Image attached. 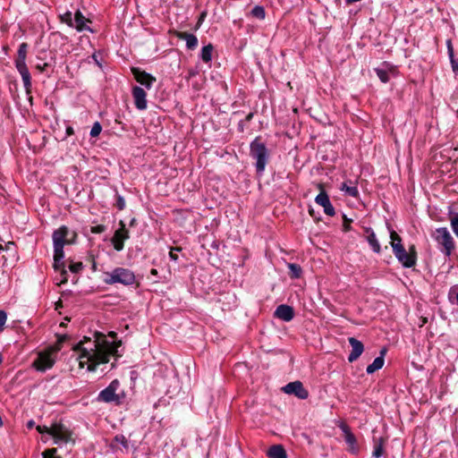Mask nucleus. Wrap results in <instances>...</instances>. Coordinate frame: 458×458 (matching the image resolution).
Here are the masks:
<instances>
[{
  "label": "nucleus",
  "mask_w": 458,
  "mask_h": 458,
  "mask_svg": "<svg viewBox=\"0 0 458 458\" xmlns=\"http://www.w3.org/2000/svg\"><path fill=\"white\" fill-rule=\"evenodd\" d=\"M121 346V341L110 342L103 334H95V339L84 337L83 341H80L73 348L74 351L80 352L79 358L81 360L98 357L100 354L106 356H116L119 358L122 354L118 353V348Z\"/></svg>",
  "instance_id": "1"
},
{
  "label": "nucleus",
  "mask_w": 458,
  "mask_h": 458,
  "mask_svg": "<svg viewBox=\"0 0 458 458\" xmlns=\"http://www.w3.org/2000/svg\"><path fill=\"white\" fill-rule=\"evenodd\" d=\"M77 233L71 231L66 225H62L53 232L54 247V268L61 273V284L68 281V274L65 268L64 248L66 244H73L76 242Z\"/></svg>",
  "instance_id": "2"
},
{
  "label": "nucleus",
  "mask_w": 458,
  "mask_h": 458,
  "mask_svg": "<svg viewBox=\"0 0 458 458\" xmlns=\"http://www.w3.org/2000/svg\"><path fill=\"white\" fill-rule=\"evenodd\" d=\"M250 157L255 160L254 166L259 176H262L269 161V151L260 137H256L250 144Z\"/></svg>",
  "instance_id": "3"
},
{
  "label": "nucleus",
  "mask_w": 458,
  "mask_h": 458,
  "mask_svg": "<svg viewBox=\"0 0 458 458\" xmlns=\"http://www.w3.org/2000/svg\"><path fill=\"white\" fill-rule=\"evenodd\" d=\"M62 339L44 351L38 353L37 358L33 360L31 367L39 372H46L52 369L56 361L57 353L62 348Z\"/></svg>",
  "instance_id": "4"
},
{
  "label": "nucleus",
  "mask_w": 458,
  "mask_h": 458,
  "mask_svg": "<svg viewBox=\"0 0 458 458\" xmlns=\"http://www.w3.org/2000/svg\"><path fill=\"white\" fill-rule=\"evenodd\" d=\"M37 430L42 435L43 441H47L49 438L54 439V444L60 445L62 443H68L71 440L70 430L62 423H53L51 427L38 426Z\"/></svg>",
  "instance_id": "5"
},
{
  "label": "nucleus",
  "mask_w": 458,
  "mask_h": 458,
  "mask_svg": "<svg viewBox=\"0 0 458 458\" xmlns=\"http://www.w3.org/2000/svg\"><path fill=\"white\" fill-rule=\"evenodd\" d=\"M398 242H391V247L396 259L402 264L403 267L410 268L416 265L417 253L414 246H411L407 251L402 243V238L396 236Z\"/></svg>",
  "instance_id": "6"
},
{
  "label": "nucleus",
  "mask_w": 458,
  "mask_h": 458,
  "mask_svg": "<svg viewBox=\"0 0 458 458\" xmlns=\"http://www.w3.org/2000/svg\"><path fill=\"white\" fill-rule=\"evenodd\" d=\"M59 17L62 22L67 24L72 29H75L78 32H94V30L88 25V23H91L92 21L86 18L80 10H77L74 13L70 11H66L64 13L60 14Z\"/></svg>",
  "instance_id": "7"
},
{
  "label": "nucleus",
  "mask_w": 458,
  "mask_h": 458,
  "mask_svg": "<svg viewBox=\"0 0 458 458\" xmlns=\"http://www.w3.org/2000/svg\"><path fill=\"white\" fill-rule=\"evenodd\" d=\"M119 387L120 381L118 379H114L105 389L98 393L97 401L99 403L121 405L125 397V394L123 391L117 393Z\"/></svg>",
  "instance_id": "8"
},
{
  "label": "nucleus",
  "mask_w": 458,
  "mask_h": 458,
  "mask_svg": "<svg viewBox=\"0 0 458 458\" xmlns=\"http://www.w3.org/2000/svg\"><path fill=\"white\" fill-rule=\"evenodd\" d=\"M105 276L104 282L106 284H121L128 286L135 283L134 273L124 267H115L111 272H106Z\"/></svg>",
  "instance_id": "9"
},
{
  "label": "nucleus",
  "mask_w": 458,
  "mask_h": 458,
  "mask_svg": "<svg viewBox=\"0 0 458 458\" xmlns=\"http://www.w3.org/2000/svg\"><path fill=\"white\" fill-rule=\"evenodd\" d=\"M432 238L440 246L439 250L445 256L449 257L455 248L453 236L446 227H438L432 233Z\"/></svg>",
  "instance_id": "10"
},
{
  "label": "nucleus",
  "mask_w": 458,
  "mask_h": 458,
  "mask_svg": "<svg viewBox=\"0 0 458 458\" xmlns=\"http://www.w3.org/2000/svg\"><path fill=\"white\" fill-rule=\"evenodd\" d=\"M376 74L381 82L386 83L391 77H396L398 74V66L385 61L378 67L374 68Z\"/></svg>",
  "instance_id": "11"
},
{
  "label": "nucleus",
  "mask_w": 458,
  "mask_h": 458,
  "mask_svg": "<svg viewBox=\"0 0 458 458\" xmlns=\"http://www.w3.org/2000/svg\"><path fill=\"white\" fill-rule=\"evenodd\" d=\"M120 227L114 232L111 239V242L115 250L121 251L124 248V241L130 238V233L125 227V223L121 220L119 222Z\"/></svg>",
  "instance_id": "12"
},
{
  "label": "nucleus",
  "mask_w": 458,
  "mask_h": 458,
  "mask_svg": "<svg viewBox=\"0 0 458 458\" xmlns=\"http://www.w3.org/2000/svg\"><path fill=\"white\" fill-rule=\"evenodd\" d=\"M318 188L320 189V192L316 196L315 202L323 208L324 213L329 216H334L335 215V208L333 207L329 196L327 191L324 190L322 184H318Z\"/></svg>",
  "instance_id": "13"
},
{
  "label": "nucleus",
  "mask_w": 458,
  "mask_h": 458,
  "mask_svg": "<svg viewBox=\"0 0 458 458\" xmlns=\"http://www.w3.org/2000/svg\"><path fill=\"white\" fill-rule=\"evenodd\" d=\"M283 391L287 394H293L299 399L305 400L309 396V392L304 388L301 381L290 382L283 387Z\"/></svg>",
  "instance_id": "14"
},
{
  "label": "nucleus",
  "mask_w": 458,
  "mask_h": 458,
  "mask_svg": "<svg viewBox=\"0 0 458 458\" xmlns=\"http://www.w3.org/2000/svg\"><path fill=\"white\" fill-rule=\"evenodd\" d=\"M338 427L344 433V439L349 446V450L352 454H357L359 452V445L357 444L356 437L351 431L350 427L345 422H340Z\"/></svg>",
  "instance_id": "15"
},
{
  "label": "nucleus",
  "mask_w": 458,
  "mask_h": 458,
  "mask_svg": "<svg viewBox=\"0 0 458 458\" xmlns=\"http://www.w3.org/2000/svg\"><path fill=\"white\" fill-rule=\"evenodd\" d=\"M15 66L21 76L26 93H30L31 77L25 63V59H15Z\"/></svg>",
  "instance_id": "16"
},
{
  "label": "nucleus",
  "mask_w": 458,
  "mask_h": 458,
  "mask_svg": "<svg viewBox=\"0 0 458 458\" xmlns=\"http://www.w3.org/2000/svg\"><path fill=\"white\" fill-rule=\"evenodd\" d=\"M131 70L134 79L140 85L144 86L147 89H150L152 88L153 83L156 81L155 77L137 67H132Z\"/></svg>",
  "instance_id": "17"
},
{
  "label": "nucleus",
  "mask_w": 458,
  "mask_h": 458,
  "mask_svg": "<svg viewBox=\"0 0 458 458\" xmlns=\"http://www.w3.org/2000/svg\"><path fill=\"white\" fill-rule=\"evenodd\" d=\"M131 95L133 98L134 105L138 110L142 111L147 109V93L144 89L140 86H133L131 89Z\"/></svg>",
  "instance_id": "18"
},
{
  "label": "nucleus",
  "mask_w": 458,
  "mask_h": 458,
  "mask_svg": "<svg viewBox=\"0 0 458 458\" xmlns=\"http://www.w3.org/2000/svg\"><path fill=\"white\" fill-rule=\"evenodd\" d=\"M348 342L350 345L352 346V351L348 355V361L353 362L355 361L363 352L364 351V345L362 342L356 339L355 337H349Z\"/></svg>",
  "instance_id": "19"
},
{
  "label": "nucleus",
  "mask_w": 458,
  "mask_h": 458,
  "mask_svg": "<svg viewBox=\"0 0 458 458\" xmlns=\"http://www.w3.org/2000/svg\"><path fill=\"white\" fill-rule=\"evenodd\" d=\"M275 316L283 321L289 322L294 318V310L289 305L281 304L276 309Z\"/></svg>",
  "instance_id": "20"
},
{
  "label": "nucleus",
  "mask_w": 458,
  "mask_h": 458,
  "mask_svg": "<svg viewBox=\"0 0 458 458\" xmlns=\"http://www.w3.org/2000/svg\"><path fill=\"white\" fill-rule=\"evenodd\" d=\"M386 350L384 348L380 351V355L378 357H377L373 362L371 364H369L367 369H366V372L368 374H373L374 372H376L377 370H379L380 369L383 368L384 366V363H385V354H386Z\"/></svg>",
  "instance_id": "21"
},
{
  "label": "nucleus",
  "mask_w": 458,
  "mask_h": 458,
  "mask_svg": "<svg viewBox=\"0 0 458 458\" xmlns=\"http://www.w3.org/2000/svg\"><path fill=\"white\" fill-rule=\"evenodd\" d=\"M212 59H201V61H199L194 67L188 69V74L185 76L187 80L191 79V77L196 76L200 72H205L203 65L206 64L208 67H210L209 62Z\"/></svg>",
  "instance_id": "22"
},
{
  "label": "nucleus",
  "mask_w": 458,
  "mask_h": 458,
  "mask_svg": "<svg viewBox=\"0 0 458 458\" xmlns=\"http://www.w3.org/2000/svg\"><path fill=\"white\" fill-rule=\"evenodd\" d=\"M366 233H368L367 241L371 247L372 250L376 253H379L381 250L380 244L377 239L376 233L372 228H366Z\"/></svg>",
  "instance_id": "23"
},
{
  "label": "nucleus",
  "mask_w": 458,
  "mask_h": 458,
  "mask_svg": "<svg viewBox=\"0 0 458 458\" xmlns=\"http://www.w3.org/2000/svg\"><path fill=\"white\" fill-rule=\"evenodd\" d=\"M109 359L110 356H106V354H100L98 357L87 360L89 362V365L88 366V370L96 371L98 365L107 363L109 361Z\"/></svg>",
  "instance_id": "24"
},
{
  "label": "nucleus",
  "mask_w": 458,
  "mask_h": 458,
  "mask_svg": "<svg viewBox=\"0 0 458 458\" xmlns=\"http://www.w3.org/2000/svg\"><path fill=\"white\" fill-rule=\"evenodd\" d=\"M178 38L186 41V47L188 49H195L198 46V38L191 33L180 32L178 33Z\"/></svg>",
  "instance_id": "25"
},
{
  "label": "nucleus",
  "mask_w": 458,
  "mask_h": 458,
  "mask_svg": "<svg viewBox=\"0 0 458 458\" xmlns=\"http://www.w3.org/2000/svg\"><path fill=\"white\" fill-rule=\"evenodd\" d=\"M267 455L268 458H287L286 451L281 445H272L268 449Z\"/></svg>",
  "instance_id": "26"
},
{
  "label": "nucleus",
  "mask_w": 458,
  "mask_h": 458,
  "mask_svg": "<svg viewBox=\"0 0 458 458\" xmlns=\"http://www.w3.org/2000/svg\"><path fill=\"white\" fill-rule=\"evenodd\" d=\"M287 267L289 268V275L291 278H300L302 274V269L299 264L296 263H288Z\"/></svg>",
  "instance_id": "27"
},
{
  "label": "nucleus",
  "mask_w": 458,
  "mask_h": 458,
  "mask_svg": "<svg viewBox=\"0 0 458 458\" xmlns=\"http://www.w3.org/2000/svg\"><path fill=\"white\" fill-rule=\"evenodd\" d=\"M340 190L346 195L357 198L359 196V190L356 186H349L346 182H343Z\"/></svg>",
  "instance_id": "28"
},
{
  "label": "nucleus",
  "mask_w": 458,
  "mask_h": 458,
  "mask_svg": "<svg viewBox=\"0 0 458 458\" xmlns=\"http://www.w3.org/2000/svg\"><path fill=\"white\" fill-rule=\"evenodd\" d=\"M251 14L253 17H256L259 20L265 19L266 12L263 6L256 5L251 10Z\"/></svg>",
  "instance_id": "29"
},
{
  "label": "nucleus",
  "mask_w": 458,
  "mask_h": 458,
  "mask_svg": "<svg viewBox=\"0 0 458 458\" xmlns=\"http://www.w3.org/2000/svg\"><path fill=\"white\" fill-rule=\"evenodd\" d=\"M450 225L454 233L458 238V213H453L450 216Z\"/></svg>",
  "instance_id": "30"
},
{
  "label": "nucleus",
  "mask_w": 458,
  "mask_h": 458,
  "mask_svg": "<svg viewBox=\"0 0 458 458\" xmlns=\"http://www.w3.org/2000/svg\"><path fill=\"white\" fill-rule=\"evenodd\" d=\"M384 454V448H383V439L380 438L378 440V443H377L374 446V451L372 453V455L376 458H379Z\"/></svg>",
  "instance_id": "31"
},
{
  "label": "nucleus",
  "mask_w": 458,
  "mask_h": 458,
  "mask_svg": "<svg viewBox=\"0 0 458 458\" xmlns=\"http://www.w3.org/2000/svg\"><path fill=\"white\" fill-rule=\"evenodd\" d=\"M114 206L117 208L118 210H123L126 207L124 198L122 195L118 194L117 192L115 194Z\"/></svg>",
  "instance_id": "32"
},
{
  "label": "nucleus",
  "mask_w": 458,
  "mask_h": 458,
  "mask_svg": "<svg viewBox=\"0 0 458 458\" xmlns=\"http://www.w3.org/2000/svg\"><path fill=\"white\" fill-rule=\"evenodd\" d=\"M213 49L214 47L212 44L204 46L201 49L200 57H212Z\"/></svg>",
  "instance_id": "33"
},
{
  "label": "nucleus",
  "mask_w": 458,
  "mask_h": 458,
  "mask_svg": "<svg viewBox=\"0 0 458 458\" xmlns=\"http://www.w3.org/2000/svg\"><path fill=\"white\" fill-rule=\"evenodd\" d=\"M114 441L122 445L123 448H129V442L123 435H116L114 437Z\"/></svg>",
  "instance_id": "34"
},
{
  "label": "nucleus",
  "mask_w": 458,
  "mask_h": 458,
  "mask_svg": "<svg viewBox=\"0 0 458 458\" xmlns=\"http://www.w3.org/2000/svg\"><path fill=\"white\" fill-rule=\"evenodd\" d=\"M83 268L82 262H72L69 265V270L72 273H79Z\"/></svg>",
  "instance_id": "35"
},
{
  "label": "nucleus",
  "mask_w": 458,
  "mask_h": 458,
  "mask_svg": "<svg viewBox=\"0 0 458 458\" xmlns=\"http://www.w3.org/2000/svg\"><path fill=\"white\" fill-rule=\"evenodd\" d=\"M56 448H50L42 453L43 458H62L61 456L55 455Z\"/></svg>",
  "instance_id": "36"
},
{
  "label": "nucleus",
  "mask_w": 458,
  "mask_h": 458,
  "mask_svg": "<svg viewBox=\"0 0 458 458\" xmlns=\"http://www.w3.org/2000/svg\"><path fill=\"white\" fill-rule=\"evenodd\" d=\"M101 130H102V127H101L100 123L98 122H96L93 124V126H92V128L90 130L89 134H90L91 137H97V136H98L100 134Z\"/></svg>",
  "instance_id": "37"
},
{
  "label": "nucleus",
  "mask_w": 458,
  "mask_h": 458,
  "mask_svg": "<svg viewBox=\"0 0 458 458\" xmlns=\"http://www.w3.org/2000/svg\"><path fill=\"white\" fill-rule=\"evenodd\" d=\"M27 48H28V45L26 43H21L19 46V48L17 51V55H18L17 57H26Z\"/></svg>",
  "instance_id": "38"
},
{
  "label": "nucleus",
  "mask_w": 458,
  "mask_h": 458,
  "mask_svg": "<svg viewBox=\"0 0 458 458\" xmlns=\"http://www.w3.org/2000/svg\"><path fill=\"white\" fill-rule=\"evenodd\" d=\"M181 248L180 247H174V248H172L170 250V252H169V258L171 260L173 261H177L178 260V255L176 253H174V251H181Z\"/></svg>",
  "instance_id": "39"
},
{
  "label": "nucleus",
  "mask_w": 458,
  "mask_h": 458,
  "mask_svg": "<svg viewBox=\"0 0 458 458\" xmlns=\"http://www.w3.org/2000/svg\"><path fill=\"white\" fill-rule=\"evenodd\" d=\"M352 219H349L347 218V216L345 215H344V225H343V230L344 232H348L351 230V225L350 224L352 223Z\"/></svg>",
  "instance_id": "40"
},
{
  "label": "nucleus",
  "mask_w": 458,
  "mask_h": 458,
  "mask_svg": "<svg viewBox=\"0 0 458 458\" xmlns=\"http://www.w3.org/2000/svg\"><path fill=\"white\" fill-rule=\"evenodd\" d=\"M106 226L104 225H98L91 227V233H102L106 231Z\"/></svg>",
  "instance_id": "41"
},
{
  "label": "nucleus",
  "mask_w": 458,
  "mask_h": 458,
  "mask_svg": "<svg viewBox=\"0 0 458 458\" xmlns=\"http://www.w3.org/2000/svg\"><path fill=\"white\" fill-rule=\"evenodd\" d=\"M6 319H7L6 312L4 310H0V330L3 329V327L5 324Z\"/></svg>",
  "instance_id": "42"
},
{
  "label": "nucleus",
  "mask_w": 458,
  "mask_h": 458,
  "mask_svg": "<svg viewBox=\"0 0 458 458\" xmlns=\"http://www.w3.org/2000/svg\"><path fill=\"white\" fill-rule=\"evenodd\" d=\"M451 66L454 74H458V59H450Z\"/></svg>",
  "instance_id": "43"
},
{
  "label": "nucleus",
  "mask_w": 458,
  "mask_h": 458,
  "mask_svg": "<svg viewBox=\"0 0 458 458\" xmlns=\"http://www.w3.org/2000/svg\"><path fill=\"white\" fill-rule=\"evenodd\" d=\"M446 46H447L448 56L449 57H454V53L452 42H451L450 39L446 40Z\"/></svg>",
  "instance_id": "44"
},
{
  "label": "nucleus",
  "mask_w": 458,
  "mask_h": 458,
  "mask_svg": "<svg viewBox=\"0 0 458 458\" xmlns=\"http://www.w3.org/2000/svg\"><path fill=\"white\" fill-rule=\"evenodd\" d=\"M396 236H399V235L395 233V231L391 230L390 231L391 242H398V239L395 238Z\"/></svg>",
  "instance_id": "45"
},
{
  "label": "nucleus",
  "mask_w": 458,
  "mask_h": 458,
  "mask_svg": "<svg viewBox=\"0 0 458 458\" xmlns=\"http://www.w3.org/2000/svg\"><path fill=\"white\" fill-rule=\"evenodd\" d=\"M94 64L98 65L100 69H103V62L105 59H92Z\"/></svg>",
  "instance_id": "46"
},
{
  "label": "nucleus",
  "mask_w": 458,
  "mask_h": 458,
  "mask_svg": "<svg viewBox=\"0 0 458 458\" xmlns=\"http://www.w3.org/2000/svg\"><path fill=\"white\" fill-rule=\"evenodd\" d=\"M244 122L243 120H241L238 123V130L239 131L242 132L244 131Z\"/></svg>",
  "instance_id": "47"
},
{
  "label": "nucleus",
  "mask_w": 458,
  "mask_h": 458,
  "mask_svg": "<svg viewBox=\"0 0 458 458\" xmlns=\"http://www.w3.org/2000/svg\"><path fill=\"white\" fill-rule=\"evenodd\" d=\"M48 66V64L45 63L44 64H37L36 68L39 70L40 72H43L45 68Z\"/></svg>",
  "instance_id": "48"
},
{
  "label": "nucleus",
  "mask_w": 458,
  "mask_h": 458,
  "mask_svg": "<svg viewBox=\"0 0 458 458\" xmlns=\"http://www.w3.org/2000/svg\"><path fill=\"white\" fill-rule=\"evenodd\" d=\"M34 425H35V422H34V420H29V421L27 422V428H32L34 427Z\"/></svg>",
  "instance_id": "49"
},
{
  "label": "nucleus",
  "mask_w": 458,
  "mask_h": 458,
  "mask_svg": "<svg viewBox=\"0 0 458 458\" xmlns=\"http://www.w3.org/2000/svg\"><path fill=\"white\" fill-rule=\"evenodd\" d=\"M309 213H310V215L313 218L317 219V216H316V215H315V211H314V209H313L312 208H309Z\"/></svg>",
  "instance_id": "50"
},
{
  "label": "nucleus",
  "mask_w": 458,
  "mask_h": 458,
  "mask_svg": "<svg viewBox=\"0 0 458 458\" xmlns=\"http://www.w3.org/2000/svg\"><path fill=\"white\" fill-rule=\"evenodd\" d=\"M253 117V113H250L245 117V122H250Z\"/></svg>",
  "instance_id": "51"
},
{
  "label": "nucleus",
  "mask_w": 458,
  "mask_h": 458,
  "mask_svg": "<svg viewBox=\"0 0 458 458\" xmlns=\"http://www.w3.org/2000/svg\"><path fill=\"white\" fill-rule=\"evenodd\" d=\"M150 274H151L152 276H157V274H158V273H157V269L152 268V269L150 270Z\"/></svg>",
  "instance_id": "52"
},
{
  "label": "nucleus",
  "mask_w": 458,
  "mask_h": 458,
  "mask_svg": "<svg viewBox=\"0 0 458 458\" xmlns=\"http://www.w3.org/2000/svg\"><path fill=\"white\" fill-rule=\"evenodd\" d=\"M135 222H136V219H135V218H132V219L130 221V225H131V226H133V225H134V224H135Z\"/></svg>",
  "instance_id": "53"
},
{
  "label": "nucleus",
  "mask_w": 458,
  "mask_h": 458,
  "mask_svg": "<svg viewBox=\"0 0 458 458\" xmlns=\"http://www.w3.org/2000/svg\"><path fill=\"white\" fill-rule=\"evenodd\" d=\"M67 133L68 134H72V129L71 127L67 128Z\"/></svg>",
  "instance_id": "54"
},
{
  "label": "nucleus",
  "mask_w": 458,
  "mask_h": 458,
  "mask_svg": "<svg viewBox=\"0 0 458 458\" xmlns=\"http://www.w3.org/2000/svg\"><path fill=\"white\" fill-rule=\"evenodd\" d=\"M3 362V355L2 353L0 352V364Z\"/></svg>",
  "instance_id": "55"
},
{
  "label": "nucleus",
  "mask_w": 458,
  "mask_h": 458,
  "mask_svg": "<svg viewBox=\"0 0 458 458\" xmlns=\"http://www.w3.org/2000/svg\"><path fill=\"white\" fill-rule=\"evenodd\" d=\"M2 426H3V420H2V418L0 417V427H2Z\"/></svg>",
  "instance_id": "56"
},
{
  "label": "nucleus",
  "mask_w": 458,
  "mask_h": 458,
  "mask_svg": "<svg viewBox=\"0 0 458 458\" xmlns=\"http://www.w3.org/2000/svg\"><path fill=\"white\" fill-rule=\"evenodd\" d=\"M456 303L458 304V291H457V293H456Z\"/></svg>",
  "instance_id": "57"
},
{
  "label": "nucleus",
  "mask_w": 458,
  "mask_h": 458,
  "mask_svg": "<svg viewBox=\"0 0 458 458\" xmlns=\"http://www.w3.org/2000/svg\"><path fill=\"white\" fill-rule=\"evenodd\" d=\"M92 267H93L94 270L96 269V263L95 262L93 263Z\"/></svg>",
  "instance_id": "58"
},
{
  "label": "nucleus",
  "mask_w": 458,
  "mask_h": 458,
  "mask_svg": "<svg viewBox=\"0 0 458 458\" xmlns=\"http://www.w3.org/2000/svg\"><path fill=\"white\" fill-rule=\"evenodd\" d=\"M90 57L95 58L96 57V54L95 53L92 54Z\"/></svg>",
  "instance_id": "59"
}]
</instances>
